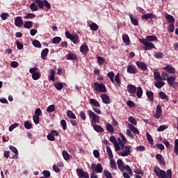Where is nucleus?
Returning a JSON list of instances; mask_svg holds the SVG:
<instances>
[{
  "label": "nucleus",
  "mask_w": 178,
  "mask_h": 178,
  "mask_svg": "<svg viewBox=\"0 0 178 178\" xmlns=\"http://www.w3.org/2000/svg\"><path fill=\"white\" fill-rule=\"evenodd\" d=\"M106 130L107 131H108V133H111V134H113V133H114L115 129H113V127L112 126V124H111L110 123H108L106 126Z\"/></svg>",
  "instance_id": "obj_36"
},
{
  "label": "nucleus",
  "mask_w": 178,
  "mask_h": 178,
  "mask_svg": "<svg viewBox=\"0 0 178 178\" xmlns=\"http://www.w3.org/2000/svg\"><path fill=\"white\" fill-rule=\"evenodd\" d=\"M156 59H162L163 58V53L162 52H156L154 55Z\"/></svg>",
  "instance_id": "obj_50"
},
{
  "label": "nucleus",
  "mask_w": 178,
  "mask_h": 178,
  "mask_svg": "<svg viewBox=\"0 0 178 178\" xmlns=\"http://www.w3.org/2000/svg\"><path fill=\"white\" fill-rule=\"evenodd\" d=\"M168 129V125H161L157 129V131H163Z\"/></svg>",
  "instance_id": "obj_64"
},
{
  "label": "nucleus",
  "mask_w": 178,
  "mask_h": 178,
  "mask_svg": "<svg viewBox=\"0 0 178 178\" xmlns=\"http://www.w3.org/2000/svg\"><path fill=\"white\" fill-rule=\"evenodd\" d=\"M47 139H49V141H54L55 140V136L51 132L47 135Z\"/></svg>",
  "instance_id": "obj_63"
},
{
  "label": "nucleus",
  "mask_w": 178,
  "mask_h": 178,
  "mask_svg": "<svg viewBox=\"0 0 178 178\" xmlns=\"http://www.w3.org/2000/svg\"><path fill=\"white\" fill-rule=\"evenodd\" d=\"M35 2L37 3L40 9H44V0H35Z\"/></svg>",
  "instance_id": "obj_40"
},
{
  "label": "nucleus",
  "mask_w": 178,
  "mask_h": 178,
  "mask_svg": "<svg viewBox=\"0 0 178 178\" xmlns=\"http://www.w3.org/2000/svg\"><path fill=\"white\" fill-rule=\"evenodd\" d=\"M9 149H10L11 151H13V152H14V154H15V155H17V154H19V151H18L17 149L15 146H13V145H10V146H9Z\"/></svg>",
  "instance_id": "obj_55"
},
{
  "label": "nucleus",
  "mask_w": 178,
  "mask_h": 178,
  "mask_svg": "<svg viewBox=\"0 0 178 178\" xmlns=\"http://www.w3.org/2000/svg\"><path fill=\"white\" fill-rule=\"evenodd\" d=\"M49 52V49L48 48L44 49L41 52V58L42 59H47V56L48 53Z\"/></svg>",
  "instance_id": "obj_26"
},
{
  "label": "nucleus",
  "mask_w": 178,
  "mask_h": 178,
  "mask_svg": "<svg viewBox=\"0 0 178 178\" xmlns=\"http://www.w3.org/2000/svg\"><path fill=\"white\" fill-rule=\"evenodd\" d=\"M107 76L110 79L111 83H113V84H115V79H113L115 77V73L111 71L107 74Z\"/></svg>",
  "instance_id": "obj_34"
},
{
  "label": "nucleus",
  "mask_w": 178,
  "mask_h": 178,
  "mask_svg": "<svg viewBox=\"0 0 178 178\" xmlns=\"http://www.w3.org/2000/svg\"><path fill=\"white\" fill-rule=\"evenodd\" d=\"M159 97L161 99H165V101H169V97L164 92L160 91L159 92Z\"/></svg>",
  "instance_id": "obj_24"
},
{
  "label": "nucleus",
  "mask_w": 178,
  "mask_h": 178,
  "mask_svg": "<svg viewBox=\"0 0 178 178\" xmlns=\"http://www.w3.org/2000/svg\"><path fill=\"white\" fill-rule=\"evenodd\" d=\"M32 44L35 48H41L42 47L41 42H40V41H38V40H33Z\"/></svg>",
  "instance_id": "obj_35"
},
{
  "label": "nucleus",
  "mask_w": 178,
  "mask_h": 178,
  "mask_svg": "<svg viewBox=\"0 0 178 178\" xmlns=\"http://www.w3.org/2000/svg\"><path fill=\"white\" fill-rule=\"evenodd\" d=\"M129 19L134 26H138V19L134 18V15L133 14H129Z\"/></svg>",
  "instance_id": "obj_21"
},
{
  "label": "nucleus",
  "mask_w": 178,
  "mask_h": 178,
  "mask_svg": "<svg viewBox=\"0 0 178 178\" xmlns=\"http://www.w3.org/2000/svg\"><path fill=\"white\" fill-rule=\"evenodd\" d=\"M117 163H118V169H120V170H123V169H124V164H123V161L122 159H118L117 161Z\"/></svg>",
  "instance_id": "obj_32"
},
{
  "label": "nucleus",
  "mask_w": 178,
  "mask_h": 178,
  "mask_svg": "<svg viewBox=\"0 0 178 178\" xmlns=\"http://www.w3.org/2000/svg\"><path fill=\"white\" fill-rule=\"evenodd\" d=\"M129 122H130L132 125L134 124V126H137V120H136V118H134V117L130 116L129 118Z\"/></svg>",
  "instance_id": "obj_47"
},
{
  "label": "nucleus",
  "mask_w": 178,
  "mask_h": 178,
  "mask_svg": "<svg viewBox=\"0 0 178 178\" xmlns=\"http://www.w3.org/2000/svg\"><path fill=\"white\" fill-rule=\"evenodd\" d=\"M106 151L108 157L110 158V159H112V158H113V154L112 153V149H111V147L109 146L106 147Z\"/></svg>",
  "instance_id": "obj_48"
},
{
  "label": "nucleus",
  "mask_w": 178,
  "mask_h": 178,
  "mask_svg": "<svg viewBox=\"0 0 178 178\" xmlns=\"http://www.w3.org/2000/svg\"><path fill=\"white\" fill-rule=\"evenodd\" d=\"M43 175L45 178H49L51 177V172L49 170H44Z\"/></svg>",
  "instance_id": "obj_62"
},
{
  "label": "nucleus",
  "mask_w": 178,
  "mask_h": 178,
  "mask_svg": "<svg viewBox=\"0 0 178 178\" xmlns=\"http://www.w3.org/2000/svg\"><path fill=\"white\" fill-rule=\"evenodd\" d=\"M60 124H61L63 130H66V129H67V124L66 123V120H62L60 121Z\"/></svg>",
  "instance_id": "obj_56"
},
{
  "label": "nucleus",
  "mask_w": 178,
  "mask_h": 178,
  "mask_svg": "<svg viewBox=\"0 0 178 178\" xmlns=\"http://www.w3.org/2000/svg\"><path fill=\"white\" fill-rule=\"evenodd\" d=\"M94 88L95 91H98L99 92H106V87L105 86V85H104V83L95 82Z\"/></svg>",
  "instance_id": "obj_4"
},
{
  "label": "nucleus",
  "mask_w": 178,
  "mask_h": 178,
  "mask_svg": "<svg viewBox=\"0 0 178 178\" xmlns=\"http://www.w3.org/2000/svg\"><path fill=\"white\" fill-rule=\"evenodd\" d=\"M154 77L156 81H161L163 80L162 76H161V74L159 72H154Z\"/></svg>",
  "instance_id": "obj_28"
},
{
  "label": "nucleus",
  "mask_w": 178,
  "mask_h": 178,
  "mask_svg": "<svg viewBox=\"0 0 178 178\" xmlns=\"http://www.w3.org/2000/svg\"><path fill=\"white\" fill-rule=\"evenodd\" d=\"M30 9L33 10V12H37V10H38V6L35 5V3H32L30 5Z\"/></svg>",
  "instance_id": "obj_51"
},
{
  "label": "nucleus",
  "mask_w": 178,
  "mask_h": 178,
  "mask_svg": "<svg viewBox=\"0 0 178 178\" xmlns=\"http://www.w3.org/2000/svg\"><path fill=\"white\" fill-rule=\"evenodd\" d=\"M65 37L72 41L73 44H79L80 42V36L77 33L72 34L69 31H65Z\"/></svg>",
  "instance_id": "obj_2"
},
{
  "label": "nucleus",
  "mask_w": 178,
  "mask_h": 178,
  "mask_svg": "<svg viewBox=\"0 0 178 178\" xmlns=\"http://www.w3.org/2000/svg\"><path fill=\"white\" fill-rule=\"evenodd\" d=\"M139 42L143 44V45H145V51H150V49H152V48H155V44H154V43L146 41L145 39H139Z\"/></svg>",
  "instance_id": "obj_3"
},
{
  "label": "nucleus",
  "mask_w": 178,
  "mask_h": 178,
  "mask_svg": "<svg viewBox=\"0 0 178 178\" xmlns=\"http://www.w3.org/2000/svg\"><path fill=\"white\" fill-rule=\"evenodd\" d=\"M122 40L124 44L130 45V38H129V35H122Z\"/></svg>",
  "instance_id": "obj_31"
},
{
  "label": "nucleus",
  "mask_w": 178,
  "mask_h": 178,
  "mask_svg": "<svg viewBox=\"0 0 178 178\" xmlns=\"http://www.w3.org/2000/svg\"><path fill=\"white\" fill-rule=\"evenodd\" d=\"M142 19L148 20V19H151V13H147L146 15H143L141 16Z\"/></svg>",
  "instance_id": "obj_60"
},
{
  "label": "nucleus",
  "mask_w": 178,
  "mask_h": 178,
  "mask_svg": "<svg viewBox=\"0 0 178 178\" xmlns=\"http://www.w3.org/2000/svg\"><path fill=\"white\" fill-rule=\"evenodd\" d=\"M33 120L35 124H38V123H40V116L33 115Z\"/></svg>",
  "instance_id": "obj_57"
},
{
  "label": "nucleus",
  "mask_w": 178,
  "mask_h": 178,
  "mask_svg": "<svg viewBox=\"0 0 178 178\" xmlns=\"http://www.w3.org/2000/svg\"><path fill=\"white\" fill-rule=\"evenodd\" d=\"M54 87H56V90L60 91V90L63 88V83H62V82L56 83H54Z\"/></svg>",
  "instance_id": "obj_45"
},
{
  "label": "nucleus",
  "mask_w": 178,
  "mask_h": 178,
  "mask_svg": "<svg viewBox=\"0 0 178 178\" xmlns=\"http://www.w3.org/2000/svg\"><path fill=\"white\" fill-rule=\"evenodd\" d=\"M50 76L49 79L51 81H55V71L53 69L50 70Z\"/></svg>",
  "instance_id": "obj_52"
},
{
  "label": "nucleus",
  "mask_w": 178,
  "mask_h": 178,
  "mask_svg": "<svg viewBox=\"0 0 178 178\" xmlns=\"http://www.w3.org/2000/svg\"><path fill=\"white\" fill-rule=\"evenodd\" d=\"M24 27L25 29H31V27H33V22H31V21L26 22L25 24H24Z\"/></svg>",
  "instance_id": "obj_49"
},
{
  "label": "nucleus",
  "mask_w": 178,
  "mask_h": 178,
  "mask_svg": "<svg viewBox=\"0 0 178 178\" xmlns=\"http://www.w3.org/2000/svg\"><path fill=\"white\" fill-rule=\"evenodd\" d=\"M101 98H102V100L103 101L104 104H106L107 105L111 104V98L106 93L102 94Z\"/></svg>",
  "instance_id": "obj_14"
},
{
  "label": "nucleus",
  "mask_w": 178,
  "mask_h": 178,
  "mask_svg": "<svg viewBox=\"0 0 178 178\" xmlns=\"http://www.w3.org/2000/svg\"><path fill=\"white\" fill-rule=\"evenodd\" d=\"M131 154V150H130V146H125L124 147V150L122 152H120L119 155L121 156H128V155H130Z\"/></svg>",
  "instance_id": "obj_10"
},
{
  "label": "nucleus",
  "mask_w": 178,
  "mask_h": 178,
  "mask_svg": "<svg viewBox=\"0 0 178 178\" xmlns=\"http://www.w3.org/2000/svg\"><path fill=\"white\" fill-rule=\"evenodd\" d=\"M154 84L156 88H162L165 86V83L162 81H156L154 82Z\"/></svg>",
  "instance_id": "obj_29"
},
{
  "label": "nucleus",
  "mask_w": 178,
  "mask_h": 178,
  "mask_svg": "<svg viewBox=\"0 0 178 178\" xmlns=\"http://www.w3.org/2000/svg\"><path fill=\"white\" fill-rule=\"evenodd\" d=\"M89 27H90V30H92V31H97V30H98V29H99L98 25L94 22L90 24L89 25Z\"/></svg>",
  "instance_id": "obj_38"
},
{
  "label": "nucleus",
  "mask_w": 178,
  "mask_h": 178,
  "mask_svg": "<svg viewBox=\"0 0 178 178\" xmlns=\"http://www.w3.org/2000/svg\"><path fill=\"white\" fill-rule=\"evenodd\" d=\"M154 172L159 178H172V170H168L166 172L161 170L159 167H154Z\"/></svg>",
  "instance_id": "obj_1"
},
{
  "label": "nucleus",
  "mask_w": 178,
  "mask_h": 178,
  "mask_svg": "<svg viewBox=\"0 0 178 178\" xmlns=\"http://www.w3.org/2000/svg\"><path fill=\"white\" fill-rule=\"evenodd\" d=\"M143 88H141V87H138L137 88V89H136V97H138V98H141L142 97H143Z\"/></svg>",
  "instance_id": "obj_30"
},
{
  "label": "nucleus",
  "mask_w": 178,
  "mask_h": 178,
  "mask_svg": "<svg viewBox=\"0 0 178 178\" xmlns=\"http://www.w3.org/2000/svg\"><path fill=\"white\" fill-rule=\"evenodd\" d=\"M67 116L70 118V119H76V114H74V113H73V111L68 110L67 111Z\"/></svg>",
  "instance_id": "obj_37"
},
{
  "label": "nucleus",
  "mask_w": 178,
  "mask_h": 178,
  "mask_svg": "<svg viewBox=\"0 0 178 178\" xmlns=\"http://www.w3.org/2000/svg\"><path fill=\"white\" fill-rule=\"evenodd\" d=\"M42 113V111H41V108H38L35 111V116H41V114Z\"/></svg>",
  "instance_id": "obj_59"
},
{
  "label": "nucleus",
  "mask_w": 178,
  "mask_h": 178,
  "mask_svg": "<svg viewBox=\"0 0 178 178\" xmlns=\"http://www.w3.org/2000/svg\"><path fill=\"white\" fill-rule=\"evenodd\" d=\"M146 136H147V140L149 141V144L151 145H154V139L152 138V136H151V134H149V133L147 132Z\"/></svg>",
  "instance_id": "obj_43"
},
{
  "label": "nucleus",
  "mask_w": 178,
  "mask_h": 178,
  "mask_svg": "<svg viewBox=\"0 0 178 178\" xmlns=\"http://www.w3.org/2000/svg\"><path fill=\"white\" fill-rule=\"evenodd\" d=\"M93 129L95 130V131H97V133H104V131L102 127L96 124L93 125Z\"/></svg>",
  "instance_id": "obj_22"
},
{
  "label": "nucleus",
  "mask_w": 178,
  "mask_h": 178,
  "mask_svg": "<svg viewBox=\"0 0 178 178\" xmlns=\"http://www.w3.org/2000/svg\"><path fill=\"white\" fill-rule=\"evenodd\" d=\"M163 70L170 74H175V73H176V69H175V67H173V66L172 65H168L163 67Z\"/></svg>",
  "instance_id": "obj_13"
},
{
  "label": "nucleus",
  "mask_w": 178,
  "mask_h": 178,
  "mask_svg": "<svg viewBox=\"0 0 178 178\" xmlns=\"http://www.w3.org/2000/svg\"><path fill=\"white\" fill-rule=\"evenodd\" d=\"M115 81L117 84H118L119 87H120V83L122 81H120V74L118 73L115 76Z\"/></svg>",
  "instance_id": "obj_46"
},
{
  "label": "nucleus",
  "mask_w": 178,
  "mask_h": 178,
  "mask_svg": "<svg viewBox=\"0 0 178 178\" xmlns=\"http://www.w3.org/2000/svg\"><path fill=\"white\" fill-rule=\"evenodd\" d=\"M97 62L99 65V66H102L105 62V58H102V56H98L97 57Z\"/></svg>",
  "instance_id": "obj_53"
},
{
  "label": "nucleus",
  "mask_w": 178,
  "mask_h": 178,
  "mask_svg": "<svg viewBox=\"0 0 178 178\" xmlns=\"http://www.w3.org/2000/svg\"><path fill=\"white\" fill-rule=\"evenodd\" d=\"M15 24L17 27H22L23 26V19L22 17H17L15 18Z\"/></svg>",
  "instance_id": "obj_15"
},
{
  "label": "nucleus",
  "mask_w": 178,
  "mask_h": 178,
  "mask_svg": "<svg viewBox=\"0 0 178 178\" xmlns=\"http://www.w3.org/2000/svg\"><path fill=\"white\" fill-rule=\"evenodd\" d=\"M24 127L25 129H27V130H30V129H33V125L31 123H30V122L26 121L24 122Z\"/></svg>",
  "instance_id": "obj_54"
},
{
  "label": "nucleus",
  "mask_w": 178,
  "mask_h": 178,
  "mask_svg": "<svg viewBox=\"0 0 178 178\" xmlns=\"http://www.w3.org/2000/svg\"><path fill=\"white\" fill-rule=\"evenodd\" d=\"M76 175L79 178H90L88 172L84 171L83 168H77L76 170Z\"/></svg>",
  "instance_id": "obj_6"
},
{
  "label": "nucleus",
  "mask_w": 178,
  "mask_h": 178,
  "mask_svg": "<svg viewBox=\"0 0 178 178\" xmlns=\"http://www.w3.org/2000/svg\"><path fill=\"white\" fill-rule=\"evenodd\" d=\"M175 81H176V78L175 76H170L167 78V83L170 87H172V86L175 84Z\"/></svg>",
  "instance_id": "obj_23"
},
{
  "label": "nucleus",
  "mask_w": 178,
  "mask_h": 178,
  "mask_svg": "<svg viewBox=\"0 0 178 178\" xmlns=\"http://www.w3.org/2000/svg\"><path fill=\"white\" fill-rule=\"evenodd\" d=\"M110 166L111 169H114L115 170L118 169V166H116V161H115V159H113L110 160Z\"/></svg>",
  "instance_id": "obj_41"
},
{
  "label": "nucleus",
  "mask_w": 178,
  "mask_h": 178,
  "mask_svg": "<svg viewBox=\"0 0 178 178\" xmlns=\"http://www.w3.org/2000/svg\"><path fill=\"white\" fill-rule=\"evenodd\" d=\"M88 115L90 118H91L93 123H99V115L95 114L92 111L89 110L88 111Z\"/></svg>",
  "instance_id": "obj_7"
},
{
  "label": "nucleus",
  "mask_w": 178,
  "mask_h": 178,
  "mask_svg": "<svg viewBox=\"0 0 178 178\" xmlns=\"http://www.w3.org/2000/svg\"><path fill=\"white\" fill-rule=\"evenodd\" d=\"M91 169L93 170V172H96V173H102V170H104V168H102V164L98 163L97 164H95L92 163L91 164Z\"/></svg>",
  "instance_id": "obj_5"
},
{
  "label": "nucleus",
  "mask_w": 178,
  "mask_h": 178,
  "mask_svg": "<svg viewBox=\"0 0 178 178\" xmlns=\"http://www.w3.org/2000/svg\"><path fill=\"white\" fill-rule=\"evenodd\" d=\"M145 41H147L148 42H152L154 41H158V38L156 35H147L146 36V39H145Z\"/></svg>",
  "instance_id": "obj_18"
},
{
  "label": "nucleus",
  "mask_w": 178,
  "mask_h": 178,
  "mask_svg": "<svg viewBox=\"0 0 178 178\" xmlns=\"http://www.w3.org/2000/svg\"><path fill=\"white\" fill-rule=\"evenodd\" d=\"M17 126H19V123H15L11 124L9 127V131H13V130H15V129H16V127H17Z\"/></svg>",
  "instance_id": "obj_58"
},
{
  "label": "nucleus",
  "mask_w": 178,
  "mask_h": 178,
  "mask_svg": "<svg viewBox=\"0 0 178 178\" xmlns=\"http://www.w3.org/2000/svg\"><path fill=\"white\" fill-rule=\"evenodd\" d=\"M126 134L129 137H131L132 139L134 138V134H133V133H131V131H130V129H127L126 130Z\"/></svg>",
  "instance_id": "obj_61"
},
{
  "label": "nucleus",
  "mask_w": 178,
  "mask_h": 178,
  "mask_svg": "<svg viewBox=\"0 0 178 178\" xmlns=\"http://www.w3.org/2000/svg\"><path fill=\"white\" fill-rule=\"evenodd\" d=\"M136 65L140 70H143V72H145V70L148 69V66H147V64L144 62L136 61Z\"/></svg>",
  "instance_id": "obj_11"
},
{
  "label": "nucleus",
  "mask_w": 178,
  "mask_h": 178,
  "mask_svg": "<svg viewBox=\"0 0 178 178\" xmlns=\"http://www.w3.org/2000/svg\"><path fill=\"white\" fill-rule=\"evenodd\" d=\"M32 79L33 80H38L41 79V72H38L32 74Z\"/></svg>",
  "instance_id": "obj_33"
},
{
  "label": "nucleus",
  "mask_w": 178,
  "mask_h": 178,
  "mask_svg": "<svg viewBox=\"0 0 178 178\" xmlns=\"http://www.w3.org/2000/svg\"><path fill=\"white\" fill-rule=\"evenodd\" d=\"M62 154L65 161H69V159H70V155L66 152V150H63L62 152Z\"/></svg>",
  "instance_id": "obj_44"
},
{
  "label": "nucleus",
  "mask_w": 178,
  "mask_h": 178,
  "mask_svg": "<svg viewBox=\"0 0 178 178\" xmlns=\"http://www.w3.org/2000/svg\"><path fill=\"white\" fill-rule=\"evenodd\" d=\"M165 18L168 20V23H171V24H175V17L172 15H170L169 14L165 15Z\"/></svg>",
  "instance_id": "obj_19"
},
{
  "label": "nucleus",
  "mask_w": 178,
  "mask_h": 178,
  "mask_svg": "<svg viewBox=\"0 0 178 178\" xmlns=\"http://www.w3.org/2000/svg\"><path fill=\"white\" fill-rule=\"evenodd\" d=\"M67 59V60H77V56L73 53H69Z\"/></svg>",
  "instance_id": "obj_25"
},
{
  "label": "nucleus",
  "mask_w": 178,
  "mask_h": 178,
  "mask_svg": "<svg viewBox=\"0 0 178 178\" xmlns=\"http://www.w3.org/2000/svg\"><path fill=\"white\" fill-rule=\"evenodd\" d=\"M146 95L150 102H154V92L151 90H146Z\"/></svg>",
  "instance_id": "obj_20"
},
{
  "label": "nucleus",
  "mask_w": 178,
  "mask_h": 178,
  "mask_svg": "<svg viewBox=\"0 0 178 178\" xmlns=\"http://www.w3.org/2000/svg\"><path fill=\"white\" fill-rule=\"evenodd\" d=\"M127 91L131 94V97H136V92H137V87L134 85L129 84L127 86Z\"/></svg>",
  "instance_id": "obj_8"
},
{
  "label": "nucleus",
  "mask_w": 178,
  "mask_h": 178,
  "mask_svg": "<svg viewBox=\"0 0 178 178\" xmlns=\"http://www.w3.org/2000/svg\"><path fill=\"white\" fill-rule=\"evenodd\" d=\"M79 51L81 52V54H83V55H86L89 51L88 46L84 44H82L80 47Z\"/></svg>",
  "instance_id": "obj_16"
},
{
  "label": "nucleus",
  "mask_w": 178,
  "mask_h": 178,
  "mask_svg": "<svg viewBox=\"0 0 178 178\" xmlns=\"http://www.w3.org/2000/svg\"><path fill=\"white\" fill-rule=\"evenodd\" d=\"M127 73H129V74H136L138 73V70H137L136 66L131 65H129L127 67Z\"/></svg>",
  "instance_id": "obj_12"
},
{
  "label": "nucleus",
  "mask_w": 178,
  "mask_h": 178,
  "mask_svg": "<svg viewBox=\"0 0 178 178\" xmlns=\"http://www.w3.org/2000/svg\"><path fill=\"white\" fill-rule=\"evenodd\" d=\"M128 127L130 129L131 131H132V133H134V134H140V131H138V129L136 128V127H134V125L129 123Z\"/></svg>",
  "instance_id": "obj_17"
},
{
  "label": "nucleus",
  "mask_w": 178,
  "mask_h": 178,
  "mask_svg": "<svg viewBox=\"0 0 178 178\" xmlns=\"http://www.w3.org/2000/svg\"><path fill=\"white\" fill-rule=\"evenodd\" d=\"M55 110L56 107L54 104H51L47 108V112H48V113H52V112H55Z\"/></svg>",
  "instance_id": "obj_39"
},
{
  "label": "nucleus",
  "mask_w": 178,
  "mask_h": 178,
  "mask_svg": "<svg viewBox=\"0 0 178 178\" xmlns=\"http://www.w3.org/2000/svg\"><path fill=\"white\" fill-rule=\"evenodd\" d=\"M51 41L53 44H56V45H58V44H59L60 41H62V38L60 37L56 36V37H54Z\"/></svg>",
  "instance_id": "obj_42"
},
{
  "label": "nucleus",
  "mask_w": 178,
  "mask_h": 178,
  "mask_svg": "<svg viewBox=\"0 0 178 178\" xmlns=\"http://www.w3.org/2000/svg\"><path fill=\"white\" fill-rule=\"evenodd\" d=\"M89 102L91 105H93V106H96L97 108H101V104H99V102L95 99H90Z\"/></svg>",
  "instance_id": "obj_27"
},
{
  "label": "nucleus",
  "mask_w": 178,
  "mask_h": 178,
  "mask_svg": "<svg viewBox=\"0 0 178 178\" xmlns=\"http://www.w3.org/2000/svg\"><path fill=\"white\" fill-rule=\"evenodd\" d=\"M156 159L158 161L161 166H165L166 165V161H165V158L161 154H156Z\"/></svg>",
  "instance_id": "obj_9"
}]
</instances>
